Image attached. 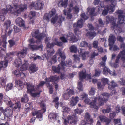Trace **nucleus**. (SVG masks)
<instances>
[{"instance_id": "1", "label": "nucleus", "mask_w": 125, "mask_h": 125, "mask_svg": "<svg viewBox=\"0 0 125 125\" xmlns=\"http://www.w3.org/2000/svg\"><path fill=\"white\" fill-rule=\"evenodd\" d=\"M27 8V6L26 4H24L21 7H20L18 4H14L12 7L10 5H7L6 9H3L0 13L1 14L6 15L7 13L10 14H13L16 16H18L21 14V12L23 11Z\"/></svg>"}, {"instance_id": "2", "label": "nucleus", "mask_w": 125, "mask_h": 125, "mask_svg": "<svg viewBox=\"0 0 125 125\" xmlns=\"http://www.w3.org/2000/svg\"><path fill=\"white\" fill-rule=\"evenodd\" d=\"M8 104L9 106L5 109V111L4 112L5 117H6L9 119H10L13 114V111L18 112L20 110L21 108V104L20 102H18L14 104H13L12 102L10 101H8Z\"/></svg>"}, {"instance_id": "3", "label": "nucleus", "mask_w": 125, "mask_h": 125, "mask_svg": "<svg viewBox=\"0 0 125 125\" xmlns=\"http://www.w3.org/2000/svg\"><path fill=\"white\" fill-rule=\"evenodd\" d=\"M39 31L38 30H36L33 32L31 33V34L32 36L36 39L37 40L36 41V43L37 44H40L39 46L29 44V46L30 49L33 51L37 50L39 49L42 48V45L41 42V40L44 38L46 37V35L44 33H39Z\"/></svg>"}, {"instance_id": "4", "label": "nucleus", "mask_w": 125, "mask_h": 125, "mask_svg": "<svg viewBox=\"0 0 125 125\" xmlns=\"http://www.w3.org/2000/svg\"><path fill=\"white\" fill-rule=\"evenodd\" d=\"M57 53L59 55L58 60L59 61H61V63L57 66H52V70L53 73H60V70H64L65 69L64 67L65 66V60L66 57L64 52L61 51L59 49Z\"/></svg>"}, {"instance_id": "5", "label": "nucleus", "mask_w": 125, "mask_h": 125, "mask_svg": "<svg viewBox=\"0 0 125 125\" xmlns=\"http://www.w3.org/2000/svg\"><path fill=\"white\" fill-rule=\"evenodd\" d=\"M81 97L82 100H83L84 102L85 103L89 104L91 108L97 110L98 109L99 107L97 106L96 104L97 100L96 97H95L93 99L91 102L90 100L88 98V95L85 93H83L82 94L81 96Z\"/></svg>"}, {"instance_id": "6", "label": "nucleus", "mask_w": 125, "mask_h": 125, "mask_svg": "<svg viewBox=\"0 0 125 125\" xmlns=\"http://www.w3.org/2000/svg\"><path fill=\"white\" fill-rule=\"evenodd\" d=\"M54 42L51 43H48L47 45V48L49 49L47 50L48 56H51L52 55L54 52V49L53 48L55 45H56L59 47H62V46L63 43L61 42H59L57 39H55L54 40Z\"/></svg>"}, {"instance_id": "7", "label": "nucleus", "mask_w": 125, "mask_h": 125, "mask_svg": "<svg viewBox=\"0 0 125 125\" xmlns=\"http://www.w3.org/2000/svg\"><path fill=\"white\" fill-rule=\"evenodd\" d=\"M83 20L81 19L79 20L77 23H75L73 24L74 33L78 36L81 35V32L79 31V29L83 27Z\"/></svg>"}, {"instance_id": "8", "label": "nucleus", "mask_w": 125, "mask_h": 125, "mask_svg": "<svg viewBox=\"0 0 125 125\" xmlns=\"http://www.w3.org/2000/svg\"><path fill=\"white\" fill-rule=\"evenodd\" d=\"M44 5V3L42 1L38 0L36 1L35 4L34 2H32L31 4H30L29 7L31 9L33 7L36 10H41L43 8Z\"/></svg>"}, {"instance_id": "9", "label": "nucleus", "mask_w": 125, "mask_h": 125, "mask_svg": "<svg viewBox=\"0 0 125 125\" xmlns=\"http://www.w3.org/2000/svg\"><path fill=\"white\" fill-rule=\"evenodd\" d=\"M115 12L119 14L118 16L119 23L124 24V26H125V15H123V12L122 10H117Z\"/></svg>"}, {"instance_id": "10", "label": "nucleus", "mask_w": 125, "mask_h": 125, "mask_svg": "<svg viewBox=\"0 0 125 125\" xmlns=\"http://www.w3.org/2000/svg\"><path fill=\"white\" fill-rule=\"evenodd\" d=\"M115 6L112 5H107L104 7V9L102 12V14L104 16L106 15L108 12L110 13L114 12L115 10Z\"/></svg>"}, {"instance_id": "11", "label": "nucleus", "mask_w": 125, "mask_h": 125, "mask_svg": "<svg viewBox=\"0 0 125 125\" xmlns=\"http://www.w3.org/2000/svg\"><path fill=\"white\" fill-rule=\"evenodd\" d=\"M102 95L103 97L101 98L100 96L98 99L100 106L103 105L104 103H106L107 101L109 96L107 93H103L102 94Z\"/></svg>"}, {"instance_id": "12", "label": "nucleus", "mask_w": 125, "mask_h": 125, "mask_svg": "<svg viewBox=\"0 0 125 125\" xmlns=\"http://www.w3.org/2000/svg\"><path fill=\"white\" fill-rule=\"evenodd\" d=\"M59 79V77L55 75L53 76L51 75L50 77L48 78H46L45 79V80L47 82H54V83L56 82H58Z\"/></svg>"}, {"instance_id": "13", "label": "nucleus", "mask_w": 125, "mask_h": 125, "mask_svg": "<svg viewBox=\"0 0 125 125\" xmlns=\"http://www.w3.org/2000/svg\"><path fill=\"white\" fill-rule=\"evenodd\" d=\"M115 36L113 34H111L109 36L108 39L109 42V45L110 47L109 49L111 50L112 49V46L116 41Z\"/></svg>"}, {"instance_id": "14", "label": "nucleus", "mask_w": 125, "mask_h": 125, "mask_svg": "<svg viewBox=\"0 0 125 125\" xmlns=\"http://www.w3.org/2000/svg\"><path fill=\"white\" fill-rule=\"evenodd\" d=\"M17 25L20 27H24L25 26V22L21 18L19 17L15 21Z\"/></svg>"}, {"instance_id": "15", "label": "nucleus", "mask_w": 125, "mask_h": 125, "mask_svg": "<svg viewBox=\"0 0 125 125\" xmlns=\"http://www.w3.org/2000/svg\"><path fill=\"white\" fill-rule=\"evenodd\" d=\"M96 8H88L87 9V12H89V15L92 17L95 16L97 15V12H95V11Z\"/></svg>"}, {"instance_id": "16", "label": "nucleus", "mask_w": 125, "mask_h": 125, "mask_svg": "<svg viewBox=\"0 0 125 125\" xmlns=\"http://www.w3.org/2000/svg\"><path fill=\"white\" fill-rule=\"evenodd\" d=\"M67 39L70 41H76L77 39L76 37L74 36L72 32H69L67 35Z\"/></svg>"}, {"instance_id": "17", "label": "nucleus", "mask_w": 125, "mask_h": 125, "mask_svg": "<svg viewBox=\"0 0 125 125\" xmlns=\"http://www.w3.org/2000/svg\"><path fill=\"white\" fill-rule=\"evenodd\" d=\"M79 100V98L78 96H76L74 98V97H73L72 98V99L70 103V106H73L75 105Z\"/></svg>"}, {"instance_id": "18", "label": "nucleus", "mask_w": 125, "mask_h": 125, "mask_svg": "<svg viewBox=\"0 0 125 125\" xmlns=\"http://www.w3.org/2000/svg\"><path fill=\"white\" fill-rule=\"evenodd\" d=\"M29 69L30 73H34L36 72L38 70V68L36 65L34 64H31L30 66Z\"/></svg>"}, {"instance_id": "19", "label": "nucleus", "mask_w": 125, "mask_h": 125, "mask_svg": "<svg viewBox=\"0 0 125 125\" xmlns=\"http://www.w3.org/2000/svg\"><path fill=\"white\" fill-rule=\"evenodd\" d=\"M27 49H24L19 51L17 53L18 57L21 58H23L27 54Z\"/></svg>"}, {"instance_id": "20", "label": "nucleus", "mask_w": 125, "mask_h": 125, "mask_svg": "<svg viewBox=\"0 0 125 125\" xmlns=\"http://www.w3.org/2000/svg\"><path fill=\"white\" fill-rule=\"evenodd\" d=\"M57 115V114L55 113H50L48 116L49 121L52 122H53L56 120Z\"/></svg>"}, {"instance_id": "21", "label": "nucleus", "mask_w": 125, "mask_h": 125, "mask_svg": "<svg viewBox=\"0 0 125 125\" xmlns=\"http://www.w3.org/2000/svg\"><path fill=\"white\" fill-rule=\"evenodd\" d=\"M46 59L48 62L50 63L51 64L52 63V62L54 63L57 61L56 56V55H54L51 58V56H47Z\"/></svg>"}, {"instance_id": "22", "label": "nucleus", "mask_w": 125, "mask_h": 125, "mask_svg": "<svg viewBox=\"0 0 125 125\" xmlns=\"http://www.w3.org/2000/svg\"><path fill=\"white\" fill-rule=\"evenodd\" d=\"M27 92L29 94L31 93L35 90L34 85L31 84H26Z\"/></svg>"}, {"instance_id": "23", "label": "nucleus", "mask_w": 125, "mask_h": 125, "mask_svg": "<svg viewBox=\"0 0 125 125\" xmlns=\"http://www.w3.org/2000/svg\"><path fill=\"white\" fill-rule=\"evenodd\" d=\"M15 86L19 90H22L24 87V84L23 82L20 81H17L16 82Z\"/></svg>"}, {"instance_id": "24", "label": "nucleus", "mask_w": 125, "mask_h": 125, "mask_svg": "<svg viewBox=\"0 0 125 125\" xmlns=\"http://www.w3.org/2000/svg\"><path fill=\"white\" fill-rule=\"evenodd\" d=\"M108 89L110 90H114L115 87H117L118 86L117 84L115 83L114 80H112L110 83V84H109Z\"/></svg>"}, {"instance_id": "25", "label": "nucleus", "mask_w": 125, "mask_h": 125, "mask_svg": "<svg viewBox=\"0 0 125 125\" xmlns=\"http://www.w3.org/2000/svg\"><path fill=\"white\" fill-rule=\"evenodd\" d=\"M96 35L95 32L89 31L86 34V36L90 39H93Z\"/></svg>"}, {"instance_id": "26", "label": "nucleus", "mask_w": 125, "mask_h": 125, "mask_svg": "<svg viewBox=\"0 0 125 125\" xmlns=\"http://www.w3.org/2000/svg\"><path fill=\"white\" fill-rule=\"evenodd\" d=\"M68 122L72 124V125H74L77 123V121L74 118L71 116H69L68 118Z\"/></svg>"}, {"instance_id": "27", "label": "nucleus", "mask_w": 125, "mask_h": 125, "mask_svg": "<svg viewBox=\"0 0 125 125\" xmlns=\"http://www.w3.org/2000/svg\"><path fill=\"white\" fill-rule=\"evenodd\" d=\"M80 46L82 47H88L90 49H91V45L90 44H88V43L85 41H82L80 44Z\"/></svg>"}, {"instance_id": "28", "label": "nucleus", "mask_w": 125, "mask_h": 125, "mask_svg": "<svg viewBox=\"0 0 125 125\" xmlns=\"http://www.w3.org/2000/svg\"><path fill=\"white\" fill-rule=\"evenodd\" d=\"M67 2L66 1H63V0H61L58 4V6L60 7H63L64 8L67 7Z\"/></svg>"}, {"instance_id": "29", "label": "nucleus", "mask_w": 125, "mask_h": 125, "mask_svg": "<svg viewBox=\"0 0 125 125\" xmlns=\"http://www.w3.org/2000/svg\"><path fill=\"white\" fill-rule=\"evenodd\" d=\"M121 57V60L123 61H125V50H123L120 52L118 55Z\"/></svg>"}, {"instance_id": "30", "label": "nucleus", "mask_w": 125, "mask_h": 125, "mask_svg": "<svg viewBox=\"0 0 125 125\" xmlns=\"http://www.w3.org/2000/svg\"><path fill=\"white\" fill-rule=\"evenodd\" d=\"M106 21L107 23H111L114 21V18L112 16L108 15L106 16Z\"/></svg>"}, {"instance_id": "31", "label": "nucleus", "mask_w": 125, "mask_h": 125, "mask_svg": "<svg viewBox=\"0 0 125 125\" xmlns=\"http://www.w3.org/2000/svg\"><path fill=\"white\" fill-rule=\"evenodd\" d=\"M86 73L83 71L80 72L79 73V78L80 80L83 81V79L86 78Z\"/></svg>"}, {"instance_id": "32", "label": "nucleus", "mask_w": 125, "mask_h": 125, "mask_svg": "<svg viewBox=\"0 0 125 125\" xmlns=\"http://www.w3.org/2000/svg\"><path fill=\"white\" fill-rule=\"evenodd\" d=\"M8 63V62L7 60L5 61H1L0 62V70L1 69L6 67Z\"/></svg>"}, {"instance_id": "33", "label": "nucleus", "mask_w": 125, "mask_h": 125, "mask_svg": "<svg viewBox=\"0 0 125 125\" xmlns=\"http://www.w3.org/2000/svg\"><path fill=\"white\" fill-rule=\"evenodd\" d=\"M14 63H15L16 67H19L22 64L21 58L19 57L17 58L15 60Z\"/></svg>"}, {"instance_id": "34", "label": "nucleus", "mask_w": 125, "mask_h": 125, "mask_svg": "<svg viewBox=\"0 0 125 125\" xmlns=\"http://www.w3.org/2000/svg\"><path fill=\"white\" fill-rule=\"evenodd\" d=\"M40 106L42 108L41 110L43 111V113H45L46 111V105L45 104L43 101L41 102L40 104Z\"/></svg>"}, {"instance_id": "35", "label": "nucleus", "mask_w": 125, "mask_h": 125, "mask_svg": "<svg viewBox=\"0 0 125 125\" xmlns=\"http://www.w3.org/2000/svg\"><path fill=\"white\" fill-rule=\"evenodd\" d=\"M44 113H43V111H42V110H39L36 117L37 118L39 119V120L40 121H41L42 120L43 114Z\"/></svg>"}, {"instance_id": "36", "label": "nucleus", "mask_w": 125, "mask_h": 125, "mask_svg": "<svg viewBox=\"0 0 125 125\" xmlns=\"http://www.w3.org/2000/svg\"><path fill=\"white\" fill-rule=\"evenodd\" d=\"M28 64L27 62L23 64L20 67V70L21 71H23L26 70L28 67Z\"/></svg>"}, {"instance_id": "37", "label": "nucleus", "mask_w": 125, "mask_h": 125, "mask_svg": "<svg viewBox=\"0 0 125 125\" xmlns=\"http://www.w3.org/2000/svg\"><path fill=\"white\" fill-rule=\"evenodd\" d=\"M69 49L72 53H76L77 51V47L74 45H72L70 47Z\"/></svg>"}, {"instance_id": "38", "label": "nucleus", "mask_w": 125, "mask_h": 125, "mask_svg": "<svg viewBox=\"0 0 125 125\" xmlns=\"http://www.w3.org/2000/svg\"><path fill=\"white\" fill-rule=\"evenodd\" d=\"M98 53H96L95 52H93L92 53H91V56L90 57V59L89 61V63L90 64H92V63H91L90 61H92V62H93V59L94 58L95 56H97L98 55Z\"/></svg>"}, {"instance_id": "39", "label": "nucleus", "mask_w": 125, "mask_h": 125, "mask_svg": "<svg viewBox=\"0 0 125 125\" xmlns=\"http://www.w3.org/2000/svg\"><path fill=\"white\" fill-rule=\"evenodd\" d=\"M29 101V99L27 94H25L23 97H22L21 99V103H27Z\"/></svg>"}, {"instance_id": "40", "label": "nucleus", "mask_w": 125, "mask_h": 125, "mask_svg": "<svg viewBox=\"0 0 125 125\" xmlns=\"http://www.w3.org/2000/svg\"><path fill=\"white\" fill-rule=\"evenodd\" d=\"M57 22L59 23H61L65 19L64 17L62 16V15H59L57 16Z\"/></svg>"}, {"instance_id": "41", "label": "nucleus", "mask_w": 125, "mask_h": 125, "mask_svg": "<svg viewBox=\"0 0 125 125\" xmlns=\"http://www.w3.org/2000/svg\"><path fill=\"white\" fill-rule=\"evenodd\" d=\"M13 84L12 83L8 84L5 86V88L7 91L11 90L13 87Z\"/></svg>"}, {"instance_id": "42", "label": "nucleus", "mask_w": 125, "mask_h": 125, "mask_svg": "<svg viewBox=\"0 0 125 125\" xmlns=\"http://www.w3.org/2000/svg\"><path fill=\"white\" fill-rule=\"evenodd\" d=\"M74 57L73 60L75 63H79L80 62V59L79 57L77 55L74 54L73 55Z\"/></svg>"}, {"instance_id": "43", "label": "nucleus", "mask_w": 125, "mask_h": 125, "mask_svg": "<svg viewBox=\"0 0 125 125\" xmlns=\"http://www.w3.org/2000/svg\"><path fill=\"white\" fill-rule=\"evenodd\" d=\"M82 81H80L78 83L77 88L79 90V92L82 91H83V85L82 83Z\"/></svg>"}, {"instance_id": "44", "label": "nucleus", "mask_w": 125, "mask_h": 125, "mask_svg": "<svg viewBox=\"0 0 125 125\" xmlns=\"http://www.w3.org/2000/svg\"><path fill=\"white\" fill-rule=\"evenodd\" d=\"M14 52H10V53H7L6 54L7 58L8 59H10V61L12 60V57L14 55Z\"/></svg>"}, {"instance_id": "45", "label": "nucleus", "mask_w": 125, "mask_h": 125, "mask_svg": "<svg viewBox=\"0 0 125 125\" xmlns=\"http://www.w3.org/2000/svg\"><path fill=\"white\" fill-rule=\"evenodd\" d=\"M67 91H67V93H66V94H65V95L68 94L70 96L73 95L74 94V91L73 89H67Z\"/></svg>"}, {"instance_id": "46", "label": "nucleus", "mask_w": 125, "mask_h": 125, "mask_svg": "<svg viewBox=\"0 0 125 125\" xmlns=\"http://www.w3.org/2000/svg\"><path fill=\"white\" fill-rule=\"evenodd\" d=\"M107 3L110 2L111 4L110 5L115 6L116 4V0H104Z\"/></svg>"}, {"instance_id": "47", "label": "nucleus", "mask_w": 125, "mask_h": 125, "mask_svg": "<svg viewBox=\"0 0 125 125\" xmlns=\"http://www.w3.org/2000/svg\"><path fill=\"white\" fill-rule=\"evenodd\" d=\"M98 21L99 24L97 25L98 27H103L104 26V24L102 19L99 18L98 20Z\"/></svg>"}, {"instance_id": "48", "label": "nucleus", "mask_w": 125, "mask_h": 125, "mask_svg": "<svg viewBox=\"0 0 125 125\" xmlns=\"http://www.w3.org/2000/svg\"><path fill=\"white\" fill-rule=\"evenodd\" d=\"M46 82L44 81H41L40 82L38 85H37V89H38L40 88V87H42L46 83Z\"/></svg>"}, {"instance_id": "49", "label": "nucleus", "mask_w": 125, "mask_h": 125, "mask_svg": "<svg viewBox=\"0 0 125 125\" xmlns=\"http://www.w3.org/2000/svg\"><path fill=\"white\" fill-rule=\"evenodd\" d=\"M63 14L65 15H67V18L68 19H71L72 17V15L70 13H68L65 10H64L63 11Z\"/></svg>"}, {"instance_id": "50", "label": "nucleus", "mask_w": 125, "mask_h": 125, "mask_svg": "<svg viewBox=\"0 0 125 125\" xmlns=\"http://www.w3.org/2000/svg\"><path fill=\"white\" fill-rule=\"evenodd\" d=\"M83 111V110L81 109L77 108L74 110V113L76 114H80Z\"/></svg>"}, {"instance_id": "51", "label": "nucleus", "mask_w": 125, "mask_h": 125, "mask_svg": "<svg viewBox=\"0 0 125 125\" xmlns=\"http://www.w3.org/2000/svg\"><path fill=\"white\" fill-rule=\"evenodd\" d=\"M111 110L110 106H108L106 109H104L102 110V112L104 113H109Z\"/></svg>"}, {"instance_id": "52", "label": "nucleus", "mask_w": 125, "mask_h": 125, "mask_svg": "<svg viewBox=\"0 0 125 125\" xmlns=\"http://www.w3.org/2000/svg\"><path fill=\"white\" fill-rule=\"evenodd\" d=\"M121 58L118 55L117 57L116 58L115 61V63L114 64V66L115 68H116L118 66V65L116 64V63H118L119 59Z\"/></svg>"}, {"instance_id": "53", "label": "nucleus", "mask_w": 125, "mask_h": 125, "mask_svg": "<svg viewBox=\"0 0 125 125\" xmlns=\"http://www.w3.org/2000/svg\"><path fill=\"white\" fill-rule=\"evenodd\" d=\"M101 81L102 83L104 85L108 83L109 81L108 79L107 78H102Z\"/></svg>"}, {"instance_id": "54", "label": "nucleus", "mask_w": 125, "mask_h": 125, "mask_svg": "<svg viewBox=\"0 0 125 125\" xmlns=\"http://www.w3.org/2000/svg\"><path fill=\"white\" fill-rule=\"evenodd\" d=\"M95 76L96 77L99 76L101 72V70L99 69H96L95 70Z\"/></svg>"}, {"instance_id": "55", "label": "nucleus", "mask_w": 125, "mask_h": 125, "mask_svg": "<svg viewBox=\"0 0 125 125\" xmlns=\"http://www.w3.org/2000/svg\"><path fill=\"white\" fill-rule=\"evenodd\" d=\"M114 122L115 125H121V123L120 122V119H114Z\"/></svg>"}, {"instance_id": "56", "label": "nucleus", "mask_w": 125, "mask_h": 125, "mask_svg": "<svg viewBox=\"0 0 125 125\" xmlns=\"http://www.w3.org/2000/svg\"><path fill=\"white\" fill-rule=\"evenodd\" d=\"M10 24L11 21L9 20H7L5 22L4 25L6 27V29H8V27L10 26Z\"/></svg>"}, {"instance_id": "57", "label": "nucleus", "mask_w": 125, "mask_h": 125, "mask_svg": "<svg viewBox=\"0 0 125 125\" xmlns=\"http://www.w3.org/2000/svg\"><path fill=\"white\" fill-rule=\"evenodd\" d=\"M110 71V69L105 67L103 69V73L104 74H106L109 73V72Z\"/></svg>"}, {"instance_id": "58", "label": "nucleus", "mask_w": 125, "mask_h": 125, "mask_svg": "<svg viewBox=\"0 0 125 125\" xmlns=\"http://www.w3.org/2000/svg\"><path fill=\"white\" fill-rule=\"evenodd\" d=\"M98 42L97 41H94L93 43V47L95 48L96 49L97 48L98 45Z\"/></svg>"}, {"instance_id": "59", "label": "nucleus", "mask_w": 125, "mask_h": 125, "mask_svg": "<svg viewBox=\"0 0 125 125\" xmlns=\"http://www.w3.org/2000/svg\"><path fill=\"white\" fill-rule=\"evenodd\" d=\"M81 17L84 20H87L88 18V17L84 13H82L80 15Z\"/></svg>"}, {"instance_id": "60", "label": "nucleus", "mask_w": 125, "mask_h": 125, "mask_svg": "<svg viewBox=\"0 0 125 125\" xmlns=\"http://www.w3.org/2000/svg\"><path fill=\"white\" fill-rule=\"evenodd\" d=\"M36 15V13L35 11H31L30 13V19H31L33 17H34Z\"/></svg>"}, {"instance_id": "61", "label": "nucleus", "mask_w": 125, "mask_h": 125, "mask_svg": "<svg viewBox=\"0 0 125 125\" xmlns=\"http://www.w3.org/2000/svg\"><path fill=\"white\" fill-rule=\"evenodd\" d=\"M57 16H58V15L56 14L55 17L54 18H52L51 19V21L54 24L57 21Z\"/></svg>"}, {"instance_id": "62", "label": "nucleus", "mask_w": 125, "mask_h": 125, "mask_svg": "<svg viewBox=\"0 0 125 125\" xmlns=\"http://www.w3.org/2000/svg\"><path fill=\"white\" fill-rule=\"evenodd\" d=\"M100 5V6H98L97 7H96V8L98 9V11H99L100 10L99 9L100 8H101L104 7L105 5L104 4V2H101Z\"/></svg>"}, {"instance_id": "63", "label": "nucleus", "mask_w": 125, "mask_h": 125, "mask_svg": "<svg viewBox=\"0 0 125 125\" xmlns=\"http://www.w3.org/2000/svg\"><path fill=\"white\" fill-rule=\"evenodd\" d=\"M56 11L54 9H52L51 12L50 13V16L51 17H52L56 13Z\"/></svg>"}, {"instance_id": "64", "label": "nucleus", "mask_w": 125, "mask_h": 125, "mask_svg": "<svg viewBox=\"0 0 125 125\" xmlns=\"http://www.w3.org/2000/svg\"><path fill=\"white\" fill-rule=\"evenodd\" d=\"M62 109L63 110V113H68L70 111L69 108L68 107H63L62 108Z\"/></svg>"}]
</instances>
